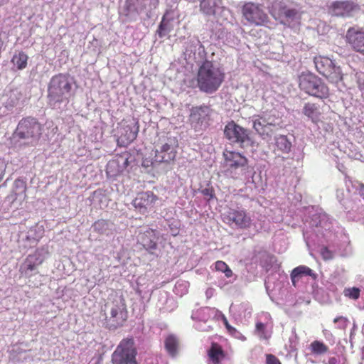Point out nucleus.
Returning <instances> with one entry per match:
<instances>
[{"label":"nucleus","mask_w":364,"mask_h":364,"mask_svg":"<svg viewBox=\"0 0 364 364\" xmlns=\"http://www.w3.org/2000/svg\"><path fill=\"white\" fill-rule=\"evenodd\" d=\"M361 187H362V188H364V185H363V184H362V185H361Z\"/></svg>","instance_id":"48"},{"label":"nucleus","mask_w":364,"mask_h":364,"mask_svg":"<svg viewBox=\"0 0 364 364\" xmlns=\"http://www.w3.org/2000/svg\"><path fill=\"white\" fill-rule=\"evenodd\" d=\"M159 200V197L151 191L139 193L132 201L133 206L141 214L151 210Z\"/></svg>","instance_id":"15"},{"label":"nucleus","mask_w":364,"mask_h":364,"mask_svg":"<svg viewBox=\"0 0 364 364\" xmlns=\"http://www.w3.org/2000/svg\"><path fill=\"white\" fill-rule=\"evenodd\" d=\"M346 42L356 52L364 55V31L350 27L346 35Z\"/></svg>","instance_id":"19"},{"label":"nucleus","mask_w":364,"mask_h":364,"mask_svg":"<svg viewBox=\"0 0 364 364\" xmlns=\"http://www.w3.org/2000/svg\"><path fill=\"white\" fill-rule=\"evenodd\" d=\"M28 56L23 51H19L14 54L11 60V63L18 70L25 69L28 65Z\"/></svg>","instance_id":"31"},{"label":"nucleus","mask_w":364,"mask_h":364,"mask_svg":"<svg viewBox=\"0 0 364 364\" xmlns=\"http://www.w3.org/2000/svg\"><path fill=\"white\" fill-rule=\"evenodd\" d=\"M299 89L308 94L318 98H327L329 89L324 82L315 74L310 72H302L298 76Z\"/></svg>","instance_id":"3"},{"label":"nucleus","mask_w":364,"mask_h":364,"mask_svg":"<svg viewBox=\"0 0 364 364\" xmlns=\"http://www.w3.org/2000/svg\"><path fill=\"white\" fill-rule=\"evenodd\" d=\"M201 193L207 200H210L215 197V191L213 188H205L201 191Z\"/></svg>","instance_id":"39"},{"label":"nucleus","mask_w":364,"mask_h":364,"mask_svg":"<svg viewBox=\"0 0 364 364\" xmlns=\"http://www.w3.org/2000/svg\"><path fill=\"white\" fill-rule=\"evenodd\" d=\"M276 127L277 124L274 117L266 114L254 116L253 129L264 139L271 136Z\"/></svg>","instance_id":"14"},{"label":"nucleus","mask_w":364,"mask_h":364,"mask_svg":"<svg viewBox=\"0 0 364 364\" xmlns=\"http://www.w3.org/2000/svg\"><path fill=\"white\" fill-rule=\"evenodd\" d=\"M333 323H337V328L341 330H346L348 326L349 320L347 317L341 316H337L333 319Z\"/></svg>","instance_id":"37"},{"label":"nucleus","mask_w":364,"mask_h":364,"mask_svg":"<svg viewBox=\"0 0 364 364\" xmlns=\"http://www.w3.org/2000/svg\"><path fill=\"white\" fill-rule=\"evenodd\" d=\"M104 306L107 327L114 330L122 327L128 318L127 304L123 295L114 291L109 296Z\"/></svg>","instance_id":"2"},{"label":"nucleus","mask_w":364,"mask_h":364,"mask_svg":"<svg viewBox=\"0 0 364 364\" xmlns=\"http://www.w3.org/2000/svg\"><path fill=\"white\" fill-rule=\"evenodd\" d=\"M200 10L206 15L214 16L222 7L223 0H199Z\"/></svg>","instance_id":"28"},{"label":"nucleus","mask_w":364,"mask_h":364,"mask_svg":"<svg viewBox=\"0 0 364 364\" xmlns=\"http://www.w3.org/2000/svg\"><path fill=\"white\" fill-rule=\"evenodd\" d=\"M72 89L68 74L59 73L52 77L48 85V97L55 102L68 99Z\"/></svg>","instance_id":"6"},{"label":"nucleus","mask_w":364,"mask_h":364,"mask_svg":"<svg viewBox=\"0 0 364 364\" xmlns=\"http://www.w3.org/2000/svg\"><path fill=\"white\" fill-rule=\"evenodd\" d=\"M223 322H224V324H225L226 328H228V326H230L225 317L223 318Z\"/></svg>","instance_id":"46"},{"label":"nucleus","mask_w":364,"mask_h":364,"mask_svg":"<svg viewBox=\"0 0 364 364\" xmlns=\"http://www.w3.org/2000/svg\"><path fill=\"white\" fill-rule=\"evenodd\" d=\"M223 155L224 167L230 174L236 173L239 169H245L247 166V159L240 152L225 149Z\"/></svg>","instance_id":"12"},{"label":"nucleus","mask_w":364,"mask_h":364,"mask_svg":"<svg viewBox=\"0 0 364 364\" xmlns=\"http://www.w3.org/2000/svg\"><path fill=\"white\" fill-rule=\"evenodd\" d=\"M43 125L33 117L22 118L14 134V139L18 140H30L31 142L38 141L42 135Z\"/></svg>","instance_id":"4"},{"label":"nucleus","mask_w":364,"mask_h":364,"mask_svg":"<svg viewBox=\"0 0 364 364\" xmlns=\"http://www.w3.org/2000/svg\"><path fill=\"white\" fill-rule=\"evenodd\" d=\"M311 277L314 280L317 279V274L311 268L305 265H299L295 267L291 272L290 277L293 286L296 287V283L304 277Z\"/></svg>","instance_id":"23"},{"label":"nucleus","mask_w":364,"mask_h":364,"mask_svg":"<svg viewBox=\"0 0 364 364\" xmlns=\"http://www.w3.org/2000/svg\"><path fill=\"white\" fill-rule=\"evenodd\" d=\"M137 351L132 338L123 339L112 355L113 364H138Z\"/></svg>","instance_id":"8"},{"label":"nucleus","mask_w":364,"mask_h":364,"mask_svg":"<svg viewBox=\"0 0 364 364\" xmlns=\"http://www.w3.org/2000/svg\"><path fill=\"white\" fill-rule=\"evenodd\" d=\"M271 15L276 19L294 20L298 15L296 9L288 7L282 1H274L269 9Z\"/></svg>","instance_id":"18"},{"label":"nucleus","mask_w":364,"mask_h":364,"mask_svg":"<svg viewBox=\"0 0 364 364\" xmlns=\"http://www.w3.org/2000/svg\"><path fill=\"white\" fill-rule=\"evenodd\" d=\"M43 262V258L41 257V254L36 251L26 257L19 271L21 274L28 275L30 272L36 270L38 267L41 265Z\"/></svg>","instance_id":"20"},{"label":"nucleus","mask_w":364,"mask_h":364,"mask_svg":"<svg viewBox=\"0 0 364 364\" xmlns=\"http://www.w3.org/2000/svg\"><path fill=\"white\" fill-rule=\"evenodd\" d=\"M173 28V27L170 20L166 19V16H164L158 27L157 33L159 37L162 38L168 35Z\"/></svg>","instance_id":"32"},{"label":"nucleus","mask_w":364,"mask_h":364,"mask_svg":"<svg viewBox=\"0 0 364 364\" xmlns=\"http://www.w3.org/2000/svg\"><path fill=\"white\" fill-rule=\"evenodd\" d=\"M119 144L127 146L131 144L137 136L139 130V122L132 119H124L119 123L117 127Z\"/></svg>","instance_id":"11"},{"label":"nucleus","mask_w":364,"mask_h":364,"mask_svg":"<svg viewBox=\"0 0 364 364\" xmlns=\"http://www.w3.org/2000/svg\"><path fill=\"white\" fill-rule=\"evenodd\" d=\"M343 294L350 299L357 300L360 297V290L358 287L346 288Z\"/></svg>","instance_id":"36"},{"label":"nucleus","mask_w":364,"mask_h":364,"mask_svg":"<svg viewBox=\"0 0 364 364\" xmlns=\"http://www.w3.org/2000/svg\"><path fill=\"white\" fill-rule=\"evenodd\" d=\"M6 165L2 161H0V181L3 179L5 171H6Z\"/></svg>","instance_id":"42"},{"label":"nucleus","mask_w":364,"mask_h":364,"mask_svg":"<svg viewBox=\"0 0 364 364\" xmlns=\"http://www.w3.org/2000/svg\"><path fill=\"white\" fill-rule=\"evenodd\" d=\"M176 157V151L173 148L168 144H163L160 150L156 151V161L158 162L169 163L173 161Z\"/></svg>","instance_id":"25"},{"label":"nucleus","mask_w":364,"mask_h":364,"mask_svg":"<svg viewBox=\"0 0 364 364\" xmlns=\"http://www.w3.org/2000/svg\"><path fill=\"white\" fill-rule=\"evenodd\" d=\"M128 154H123L111 161L107 164V172L117 175L122 173L129 166Z\"/></svg>","instance_id":"21"},{"label":"nucleus","mask_w":364,"mask_h":364,"mask_svg":"<svg viewBox=\"0 0 364 364\" xmlns=\"http://www.w3.org/2000/svg\"><path fill=\"white\" fill-rule=\"evenodd\" d=\"M139 1V0H125L119 11V16L124 17L125 21H132L134 16L139 14L138 9Z\"/></svg>","instance_id":"24"},{"label":"nucleus","mask_w":364,"mask_h":364,"mask_svg":"<svg viewBox=\"0 0 364 364\" xmlns=\"http://www.w3.org/2000/svg\"><path fill=\"white\" fill-rule=\"evenodd\" d=\"M18 183H21V185H22V187H21L22 188V191H21V193H23V199L25 200L26 198V197H27V196H26V186L22 181H21L19 180H16L15 181V184H18Z\"/></svg>","instance_id":"43"},{"label":"nucleus","mask_w":364,"mask_h":364,"mask_svg":"<svg viewBox=\"0 0 364 364\" xmlns=\"http://www.w3.org/2000/svg\"><path fill=\"white\" fill-rule=\"evenodd\" d=\"M211 109L208 106L193 107L191 109L189 122L191 128L196 132L205 129L209 125Z\"/></svg>","instance_id":"10"},{"label":"nucleus","mask_w":364,"mask_h":364,"mask_svg":"<svg viewBox=\"0 0 364 364\" xmlns=\"http://www.w3.org/2000/svg\"><path fill=\"white\" fill-rule=\"evenodd\" d=\"M360 10L358 4L350 0L336 1L330 6L332 15L338 17H350Z\"/></svg>","instance_id":"16"},{"label":"nucleus","mask_w":364,"mask_h":364,"mask_svg":"<svg viewBox=\"0 0 364 364\" xmlns=\"http://www.w3.org/2000/svg\"><path fill=\"white\" fill-rule=\"evenodd\" d=\"M92 228L98 234H105L109 229V223L106 220H97L92 224Z\"/></svg>","instance_id":"34"},{"label":"nucleus","mask_w":364,"mask_h":364,"mask_svg":"<svg viewBox=\"0 0 364 364\" xmlns=\"http://www.w3.org/2000/svg\"><path fill=\"white\" fill-rule=\"evenodd\" d=\"M180 347L178 338L174 334H168L164 338V348L167 353L171 357L178 355Z\"/></svg>","instance_id":"26"},{"label":"nucleus","mask_w":364,"mask_h":364,"mask_svg":"<svg viewBox=\"0 0 364 364\" xmlns=\"http://www.w3.org/2000/svg\"><path fill=\"white\" fill-rule=\"evenodd\" d=\"M215 269L216 271L224 273L227 278L231 277L233 274L229 266L221 260H218L215 263Z\"/></svg>","instance_id":"35"},{"label":"nucleus","mask_w":364,"mask_h":364,"mask_svg":"<svg viewBox=\"0 0 364 364\" xmlns=\"http://www.w3.org/2000/svg\"><path fill=\"white\" fill-rule=\"evenodd\" d=\"M227 330L230 334L237 338H240L242 336V334L232 326H228Z\"/></svg>","instance_id":"41"},{"label":"nucleus","mask_w":364,"mask_h":364,"mask_svg":"<svg viewBox=\"0 0 364 364\" xmlns=\"http://www.w3.org/2000/svg\"><path fill=\"white\" fill-rule=\"evenodd\" d=\"M223 220L229 225H235L240 229H247L252 225L251 217L244 209L230 208L223 215Z\"/></svg>","instance_id":"13"},{"label":"nucleus","mask_w":364,"mask_h":364,"mask_svg":"<svg viewBox=\"0 0 364 364\" xmlns=\"http://www.w3.org/2000/svg\"><path fill=\"white\" fill-rule=\"evenodd\" d=\"M9 0H0V8L6 4Z\"/></svg>","instance_id":"45"},{"label":"nucleus","mask_w":364,"mask_h":364,"mask_svg":"<svg viewBox=\"0 0 364 364\" xmlns=\"http://www.w3.org/2000/svg\"><path fill=\"white\" fill-rule=\"evenodd\" d=\"M156 230L149 228L139 235V242L142 245L144 249L151 252L157 248Z\"/></svg>","instance_id":"22"},{"label":"nucleus","mask_w":364,"mask_h":364,"mask_svg":"<svg viewBox=\"0 0 364 364\" xmlns=\"http://www.w3.org/2000/svg\"><path fill=\"white\" fill-rule=\"evenodd\" d=\"M320 254L324 260H330L333 257V252L326 246L321 248Z\"/></svg>","instance_id":"38"},{"label":"nucleus","mask_w":364,"mask_h":364,"mask_svg":"<svg viewBox=\"0 0 364 364\" xmlns=\"http://www.w3.org/2000/svg\"><path fill=\"white\" fill-rule=\"evenodd\" d=\"M314 62L316 70L324 76L329 82L338 84L343 80V75L339 66H336L333 60L325 56H316Z\"/></svg>","instance_id":"9"},{"label":"nucleus","mask_w":364,"mask_h":364,"mask_svg":"<svg viewBox=\"0 0 364 364\" xmlns=\"http://www.w3.org/2000/svg\"><path fill=\"white\" fill-rule=\"evenodd\" d=\"M266 364H282L279 359L273 354H266Z\"/></svg>","instance_id":"40"},{"label":"nucleus","mask_w":364,"mask_h":364,"mask_svg":"<svg viewBox=\"0 0 364 364\" xmlns=\"http://www.w3.org/2000/svg\"><path fill=\"white\" fill-rule=\"evenodd\" d=\"M242 18L250 24L255 26H267L270 18L262 4L248 1L245 2L241 7Z\"/></svg>","instance_id":"5"},{"label":"nucleus","mask_w":364,"mask_h":364,"mask_svg":"<svg viewBox=\"0 0 364 364\" xmlns=\"http://www.w3.org/2000/svg\"><path fill=\"white\" fill-rule=\"evenodd\" d=\"M328 363L329 364H336L337 363L336 358L332 357V358H329Z\"/></svg>","instance_id":"44"},{"label":"nucleus","mask_w":364,"mask_h":364,"mask_svg":"<svg viewBox=\"0 0 364 364\" xmlns=\"http://www.w3.org/2000/svg\"><path fill=\"white\" fill-rule=\"evenodd\" d=\"M225 78V73L223 69L210 60H205L198 70V87L200 91L208 94L216 92Z\"/></svg>","instance_id":"1"},{"label":"nucleus","mask_w":364,"mask_h":364,"mask_svg":"<svg viewBox=\"0 0 364 364\" xmlns=\"http://www.w3.org/2000/svg\"><path fill=\"white\" fill-rule=\"evenodd\" d=\"M275 148L274 151L276 154H289L291 149V142L286 135H279L275 138Z\"/></svg>","instance_id":"29"},{"label":"nucleus","mask_w":364,"mask_h":364,"mask_svg":"<svg viewBox=\"0 0 364 364\" xmlns=\"http://www.w3.org/2000/svg\"><path fill=\"white\" fill-rule=\"evenodd\" d=\"M310 349L312 353L316 355L325 354L328 351V347L319 341H313L310 345Z\"/></svg>","instance_id":"33"},{"label":"nucleus","mask_w":364,"mask_h":364,"mask_svg":"<svg viewBox=\"0 0 364 364\" xmlns=\"http://www.w3.org/2000/svg\"><path fill=\"white\" fill-rule=\"evenodd\" d=\"M303 114L311 119L313 122H317L321 117L319 106L315 103L307 102L304 106Z\"/></svg>","instance_id":"30"},{"label":"nucleus","mask_w":364,"mask_h":364,"mask_svg":"<svg viewBox=\"0 0 364 364\" xmlns=\"http://www.w3.org/2000/svg\"><path fill=\"white\" fill-rule=\"evenodd\" d=\"M224 135L230 143L238 144L241 148L254 146L251 132L232 120L225 126Z\"/></svg>","instance_id":"7"},{"label":"nucleus","mask_w":364,"mask_h":364,"mask_svg":"<svg viewBox=\"0 0 364 364\" xmlns=\"http://www.w3.org/2000/svg\"><path fill=\"white\" fill-rule=\"evenodd\" d=\"M359 87L360 90H364V85H360Z\"/></svg>","instance_id":"47"},{"label":"nucleus","mask_w":364,"mask_h":364,"mask_svg":"<svg viewBox=\"0 0 364 364\" xmlns=\"http://www.w3.org/2000/svg\"><path fill=\"white\" fill-rule=\"evenodd\" d=\"M273 320L270 314L262 313L255 323V333L262 340H269L273 332Z\"/></svg>","instance_id":"17"},{"label":"nucleus","mask_w":364,"mask_h":364,"mask_svg":"<svg viewBox=\"0 0 364 364\" xmlns=\"http://www.w3.org/2000/svg\"><path fill=\"white\" fill-rule=\"evenodd\" d=\"M207 354L212 364H220L221 360L225 357V353L221 346L215 342L211 343Z\"/></svg>","instance_id":"27"}]
</instances>
